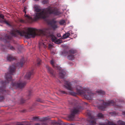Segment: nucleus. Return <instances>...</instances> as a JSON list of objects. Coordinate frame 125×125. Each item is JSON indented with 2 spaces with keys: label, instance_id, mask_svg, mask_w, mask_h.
<instances>
[{
  "label": "nucleus",
  "instance_id": "nucleus-1",
  "mask_svg": "<svg viewBox=\"0 0 125 125\" xmlns=\"http://www.w3.org/2000/svg\"><path fill=\"white\" fill-rule=\"evenodd\" d=\"M27 9V7H24L23 11L25 13L24 16L25 17V20L20 19L19 21L21 23H32L40 18L45 19L49 17L50 15L52 14L57 16L61 14V12L57 8L49 6L47 8L43 9L42 12L35 13L32 17H31L26 14V10Z\"/></svg>",
  "mask_w": 125,
  "mask_h": 125
},
{
  "label": "nucleus",
  "instance_id": "nucleus-2",
  "mask_svg": "<svg viewBox=\"0 0 125 125\" xmlns=\"http://www.w3.org/2000/svg\"><path fill=\"white\" fill-rule=\"evenodd\" d=\"M36 30L35 28H28L26 31L16 30L12 31L11 34L13 36L16 37L18 35H19L21 36H24L26 38L29 39L31 37H35L36 35Z\"/></svg>",
  "mask_w": 125,
  "mask_h": 125
},
{
  "label": "nucleus",
  "instance_id": "nucleus-3",
  "mask_svg": "<svg viewBox=\"0 0 125 125\" xmlns=\"http://www.w3.org/2000/svg\"><path fill=\"white\" fill-rule=\"evenodd\" d=\"M40 32L42 35L50 38L53 42L56 44H59L62 42V41L60 39L57 40V38L53 35V32L49 27L44 28L40 31Z\"/></svg>",
  "mask_w": 125,
  "mask_h": 125
},
{
  "label": "nucleus",
  "instance_id": "nucleus-4",
  "mask_svg": "<svg viewBox=\"0 0 125 125\" xmlns=\"http://www.w3.org/2000/svg\"><path fill=\"white\" fill-rule=\"evenodd\" d=\"M25 61L24 58H22L20 60V62H18L14 65H12L10 66L9 68V73H5V77L6 80L8 82H9L12 80V77L11 75L14 73L16 70V67H21L23 65Z\"/></svg>",
  "mask_w": 125,
  "mask_h": 125
},
{
  "label": "nucleus",
  "instance_id": "nucleus-5",
  "mask_svg": "<svg viewBox=\"0 0 125 125\" xmlns=\"http://www.w3.org/2000/svg\"><path fill=\"white\" fill-rule=\"evenodd\" d=\"M76 92L78 94L83 95L84 98L90 100L92 99L95 94L92 93L90 91H84L82 90L81 87L79 85H77L76 86Z\"/></svg>",
  "mask_w": 125,
  "mask_h": 125
},
{
  "label": "nucleus",
  "instance_id": "nucleus-6",
  "mask_svg": "<svg viewBox=\"0 0 125 125\" xmlns=\"http://www.w3.org/2000/svg\"><path fill=\"white\" fill-rule=\"evenodd\" d=\"M83 109V108L80 105L77 106L76 107H74L71 111V114L69 115V118L70 119L73 120L74 118L75 115L78 114Z\"/></svg>",
  "mask_w": 125,
  "mask_h": 125
},
{
  "label": "nucleus",
  "instance_id": "nucleus-7",
  "mask_svg": "<svg viewBox=\"0 0 125 125\" xmlns=\"http://www.w3.org/2000/svg\"><path fill=\"white\" fill-rule=\"evenodd\" d=\"M64 85L63 86L69 90L71 91L69 93V94L73 95H75L76 93L73 91L74 90V87L73 86L72 84L70 82H69L68 81H67L65 80H64Z\"/></svg>",
  "mask_w": 125,
  "mask_h": 125
},
{
  "label": "nucleus",
  "instance_id": "nucleus-8",
  "mask_svg": "<svg viewBox=\"0 0 125 125\" xmlns=\"http://www.w3.org/2000/svg\"><path fill=\"white\" fill-rule=\"evenodd\" d=\"M50 63L53 68L56 69L60 70L59 74V76L61 78H63L66 74L65 70L64 69L60 70V67L58 65L55 64L52 60H51Z\"/></svg>",
  "mask_w": 125,
  "mask_h": 125
},
{
  "label": "nucleus",
  "instance_id": "nucleus-9",
  "mask_svg": "<svg viewBox=\"0 0 125 125\" xmlns=\"http://www.w3.org/2000/svg\"><path fill=\"white\" fill-rule=\"evenodd\" d=\"M87 114L88 116L87 119V121L88 122L87 125H97L96 119L94 116L92 115L90 112H88Z\"/></svg>",
  "mask_w": 125,
  "mask_h": 125
},
{
  "label": "nucleus",
  "instance_id": "nucleus-10",
  "mask_svg": "<svg viewBox=\"0 0 125 125\" xmlns=\"http://www.w3.org/2000/svg\"><path fill=\"white\" fill-rule=\"evenodd\" d=\"M9 82H7L6 81H3L1 80H0V84H1L3 86L0 87V94H8L9 93L8 91H6L5 90V85L7 83H9Z\"/></svg>",
  "mask_w": 125,
  "mask_h": 125
},
{
  "label": "nucleus",
  "instance_id": "nucleus-11",
  "mask_svg": "<svg viewBox=\"0 0 125 125\" xmlns=\"http://www.w3.org/2000/svg\"><path fill=\"white\" fill-rule=\"evenodd\" d=\"M75 53V51L73 50H71L69 51H67L66 50H64L62 52V53L67 54L68 56L67 57L68 59L73 60L74 59V56L73 55Z\"/></svg>",
  "mask_w": 125,
  "mask_h": 125
},
{
  "label": "nucleus",
  "instance_id": "nucleus-12",
  "mask_svg": "<svg viewBox=\"0 0 125 125\" xmlns=\"http://www.w3.org/2000/svg\"><path fill=\"white\" fill-rule=\"evenodd\" d=\"M103 105L99 106L98 108L101 110H104V109L107 106L113 105L115 104V103L113 100H111L108 101L107 102H105L103 101Z\"/></svg>",
  "mask_w": 125,
  "mask_h": 125
},
{
  "label": "nucleus",
  "instance_id": "nucleus-13",
  "mask_svg": "<svg viewBox=\"0 0 125 125\" xmlns=\"http://www.w3.org/2000/svg\"><path fill=\"white\" fill-rule=\"evenodd\" d=\"M26 84L25 82L23 83L21 82H13L12 81L11 86L13 88H21L26 85Z\"/></svg>",
  "mask_w": 125,
  "mask_h": 125
},
{
  "label": "nucleus",
  "instance_id": "nucleus-14",
  "mask_svg": "<svg viewBox=\"0 0 125 125\" xmlns=\"http://www.w3.org/2000/svg\"><path fill=\"white\" fill-rule=\"evenodd\" d=\"M47 22L53 30H54L58 28L57 25L56 24L57 21L54 19L48 20L47 21Z\"/></svg>",
  "mask_w": 125,
  "mask_h": 125
},
{
  "label": "nucleus",
  "instance_id": "nucleus-15",
  "mask_svg": "<svg viewBox=\"0 0 125 125\" xmlns=\"http://www.w3.org/2000/svg\"><path fill=\"white\" fill-rule=\"evenodd\" d=\"M46 67L47 69L48 73L50 74V76L52 77H55V72L54 70L50 67L47 65L46 66Z\"/></svg>",
  "mask_w": 125,
  "mask_h": 125
},
{
  "label": "nucleus",
  "instance_id": "nucleus-16",
  "mask_svg": "<svg viewBox=\"0 0 125 125\" xmlns=\"http://www.w3.org/2000/svg\"><path fill=\"white\" fill-rule=\"evenodd\" d=\"M33 74L34 72L33 70H32L31 71H29L25 75V77L27 79H30L32 76L33 75Z\"/></svg>",
  "mask_w": 125,
  "mask_h": 125
},
{
  "label": "nucleus",
  "instance_id": "nucleus-17",
  "mask_svg": "<svg viewBox=\"0 0 125 125\" xmlns=\"http://www.w3.org/2000/svg\"><path fill=\"white\" fill-rule=\"evenodd\" d=\"M47 117L42 118L41 120L42 122V125H48L47 122ZM35 125H40L39 123H36Z\"/></svg>",
  "mask_w": 125,
  "mask_h": 125
},
{
  "label": "nucleus",
  "instance_id": "nucleus-18",
  "mask_svg": "<svg viewBox=\"0 0 125 125\" xmlns=\"http://www.w3.org/2000/svg\"><path fill=\"white\" fill-rule=\"evenodd\" d=\"M45 9V8L43 9L42 10V11L41 12H40L41 11V10L39 6L37 5H35L34 7V10L36 12H37L36 13H40L42 12L43 10V9Z\"/></svg>",
  "mask_w": 125,
  "mask_h": 125
},
{
  "label": "nucleus",
  "instance_id": "nucleus-19",
  "mask_svg": "<svg viewBox=\"0 0 125 125\" xmlns=\"http://www.w3.org/2000/svg\"><path fill=\"white\" fill-rule=\"evenodd\" d=\"M15 59V58L11 55H8L7 57V60L10 61Z\"/></svg>",
  "mask_w": 125,
  "mask_h": 125
},
{
  "label": "nucleus",
  "instance_id": "nucleus-20",
  "mask_svg": "<svg viewBox=\"0 0 125 125\" xmlns=\"http://www.w3.org/2000/svg\"><path fill=\"white\" fill-rule=\"evenodd\" d=\"M4 39L6 40L7 42H8L11 39V37L10 36L7 34H6L4 37Z\"/></svg>",
  "mask_w": 125,
  "mask_h": 125
},
{
  "label": "nucleus",
  "instance_id": "nucleus-21",
  "mask_svg": "<svg viewBox=\"0 0 125 125\" xmlns=\"http://www.w3.org/2000/svg\"><path fill=\"white\" fill-rule=\"evenodd\" d=\"M70 34L69 32H67L64 34L63 36V39H65L66 38L70 35Z\"/></svg>",
  "mask_w": 125,
  "mask_h": 125
},
{
  "label": "nucleus",
  "instance_id": "nucleus-22",
  "mask_svg": "<svg viewBox=\"0 0 125 125\" xmlns=\"http://www.w3.org/2000/svg\"><path fill=\"white\" fill-rule=\"evenodd\" d=\"M97 93H98V94L101 95H104L105 94V92L102 90H99L96 92Z\"/></svg>",
  "mask_w": 125,
  "mask_h": 125
},
{
  "label": "nucleus",
  "instance_id": "nucleus-23",
  "mask_svg": "<svg viewBox=\"0 0 125 125\" xmlns=\"http://www.w3.org/2000/svg\"><path fill=\"white\" fill-rule=\"evenodd\" d=\"M8 48L9 49L11 50H15V48L13 47L12 46L10 45H9L8 46Z\"/></svg>",
  "mask_w": 125,
  "mask_h": 125
},
{
  "label": "nucleus",
  "instance_id": "nucleus-24",
  "mask_svg": "<svg viewBox=\"0 0 125 125\" xmlns=\"http://www.w3.org/2000/svg\"><path fill=\"white\" fill-rule=\"evenodd\" d=\"M32 92L31 91H29L27 99H29L30 98V97L32 95Z\"/></svg>",
  "mask_w": 125,
  "mask_h": 125
},
{
  "label": "nucleus",
  "instance_id": "nucleus-25",
  "mask_svg": "<svg viewBox=\"0 0 125 125\" xmlns=\"http://www.w3.org/2000/svg\"><path fill=\"white\" fill-rule=\"evenodd\" d=\"M59 24L61 25H63L65 24V22L64 20H61L60 21Z\"/></svg>",
  "mask_w": 125,
  "mask_h": 125
},
{
  "label": "nucleus",
  "instance_id": "nucleus-26",
  "mask_svg": "<svg viewBox=\"0 0 125 125\" xmlns=\"http://www.w3.org/2000/svg\"><path fill=\"white\" fill-rule=\"evenodd\" d=\"M97 116L99 118H103V115L101 113H99L97 115Z\"/></svg>",
  "mask_w": 125,
  "mask_h": 125
},
{
  "label": "nucleus",
  "instance_id": "nucleus-27",
  "mask_svg": "<svg viewBox=\"0 0 125 125\" xmlns=\"http://www.w3.org/2000/svg\"><path fill=\"white\" fill-rule=\"evenodd\" d=\"M49 3L48 0H44L42 2V3L43 4H48Z\"/></svg>",
  "mask_w": 125,
  "mask_h": 125
},
{
  "label": "nucleus",
  "instance_id": "nucleus-28",
  "mask_svg": "<svg viewBox=\"0 0 125 125\" xmlns=\"http://www.w3.org/2000/svg\"><path fill=\"white\" fill-rule=\"evenodd\" d=\"M37 61L38 62L37 65L38 66H39L41 64V60L39 59L38 58L37 59Z\"/></svg>",
  "mask_w": 125,
  "mask_h": 125
},
{
  "label": "nucleus",
  "instance_id": "nucleus-29",
  "mask_svg": "<svg viewBox=\"0 0 125 125\" xmlns=\"http://www.w3.org/2000/svg\"><path fill=\"white\" fill-rule=\"evenodd\" d=\"M37 101L38 102L41 103H43V101L40 98H38L37 100Z\"/></svg>",
  "mask_w": 125,
  "mask_h": 125
},
{
  "label": "nucleus",
  "instance_id": "nucleus-30",
  "mask_svg": "<svg viewBox=\"0 0 125 125\" xmlns=\"http://www.w3.org/2000/svg\"><path fill=\"white\" fill-rule=\"evenodd\" d=\"M4 15L0 12V18L4 19Z\"/></svg>",
  "mask_w": 125,
  "mask_h": 125
},
{
  "label": "nucleus",
  "instance_id": "nucleus-31",
  "mask_svg": "<svg viewBox=\"0 0 125 125\" xmlns=\"http://www.w3.org/2000/svg\"><path fill=\"white\" fill-rule=\"evenodd\" d=\"M110 114H111L112 115H118L116 113V112H113L110 113Z\"/></svg>",
  "mask_w": 125,
  "mask_h": 125
},
{
  "label": "nucleus",
  "instance_id": "nucleus-32",
  "mask_svg": "<svg viewBox=\"0 0 125 125\" xmlns=\"http://www.w3.org/2000/svg\"><path fill=\"white\" fill-rule=\"evenodd\" d=\"M39 117H34L33 118V120H37L39 119Z\"/></svg>",
  "mask_w": 125,
  "mask_h": 125
},
{
  "label": "nucleus",
  "instance_id": "nucleus-33",
  "mask_svg": "<svg viewBox=\"0 0 125 125\" xmlns=\"http://www.w3.org/2000/svg\"><path fill=\"white\" fill-rule=\"evenodd\" d=\"M5 20L4 19H0V22L1 23H3L5 22Z\"/></svg>",
  "mask_w": 125,
  "mask_h": 125
},
{
  "label": "nucleus",
  "instance_id": "nucleus-34",
  "mask_svg": "<svg viewBox=\"0 0 125 125\" xmlns=\"http://www.w3.org/2000/svg\"><path fill=\"white\" fill-rule=\"evenodd\" d=\"M25 100L22 98L21 99V103L22 104L25 103Z\"/></svg>",
  "mask_w": 125,
  "mask_h": 125
},
{
  "label": "nucleus",
  "instance_id": "nucleus-35",
  "mask_svg": "<svg viewBox=\"0 0 125 125\" xmlns=\"http://www.w3.org/2000/svg\"><path fill=\"white\" fill-rule=\"evenodd\" d=\"M39 44L40 45L42 44V45H43L44 46V47L45 48H46V45H45L44 44L43 42H41V43H39Z\"/></svg>",
  "mask_w": 125,
  "mask_h": 125
},
{
  "label": "nucleus",
  "instance_id": "nucleus-36",
  "mask_svg": "<svg viewBox=\"0 0 125 125\" xmlns=\"http://www.w3.org/2000/svg\"><path fill=\"white\" fill-rule=\"evenodd\" d=\"M5 23L7 25L10 26V24L6 20L5 21Z\"/></svg>",
  "mask_w": 125,
  "mask_h": 125
},
{
  "label": "nucleus",
  "instance_id": "nucleus-37",
  "mask_svg": "<svg viewBox=\"0 0 125 125\" xmlns=\"http://www.w3.org/2000/svg\"><path fill=\"white\" fill-rule=\"evenodd\" d=\"M60 91L61 92L62 94H67V93H66V92L65 91H63L60 90Z\"/></svg>",
  "mask_w": 125,
  "mask_h": 125
},
{
  "label": "nucleus",
  "instance_id": "nucleus-38",
  "mask_svg": "<svg viewBox=\"0 0 125 125\" xmlns=\"http://www.w3.org/2000/svg\"><path fill=\"white\" fill-rule=\"evenodd\" d=\"M115 107L118 108H121V106L118 105H115Z\"/></svg>",
  "mask_w": 125,
  "mask_h": 125
},
{
  "label": "nucleus",
  "instance_id": "nucleus-39",
  "mask_svg": "<svg viewBox=\"0 0 125 125\" xmlns=\"http://www.w3.org/2000/svg\"><path fill=\"white\" fill-rule=\"evenodd\" d=\"M4 99V97L3 96H0V101H1L3 100Z\"/></svg>",
  "mask_w": 125,
  "mask_h": 125
},
{
  "label": "nucleus",
  "instance_id": "nucleus-40",
  "mask_svg": "<svg viewBox=\"0 0 125 125\" xmlns=\"http://www.w3.org/2000/svg\"><path fill=\"white\" fill-rule=\"evenodd\" d=\"M25 122L21 123L20 124H17V125H24Z\"/></svg>",
  "mask_w": 125,
  "mask_h": 125
},
{
  "label": "nucleus",
  "instance_id": "nucleus-41",
  "mask_svg": "<svg viewBox=\"0 0 125 125\" xmlns=\"http://www.w3.org/2000/svg\"><path fill=\"white\" fill-rule=\"evenodd\" d=\"M52 45L51 44H49L48 45L49 47L50 48H51L52 47Z\"/></svg>",
  "mask_w": 125,
  "mask_h": 125
},
{
  "label": "nucleus",
  "instance_id": "nucleus-42",
  "mask_svg": "<svg viewBox=\"0 0 125 125\" xmlns=\"http://www.w3.org/2000/svg\"><path fill=\"white\" fill-rule=\"evenodd\" d=\"M123 115H125V111L124 112H123Z\"/></svg>",
  "mask_w": 125,
  "mask_h": 125
},
{
  "label": "nucleus",
  "instance_id": "nucleus-43",
  "mask_svg": "<svg viewBox=\"0 0 125 125\" xmlns=\"http://www.w3.org/2000/svg\"><path fill=\"white\" fill-rule=\"evenodd\" d=\"M84 104H85L86 105H87V104H88L87 103H84Z\"/></svg>",
  "mask_w": 125,
  "mask_h": 125
},
{
  "label": "nucleus",
  "instance_id": "nucleus-44",
  "mask_svg": "<svg viewBox=\"0 0 125 125\" xmlns=\"http://www.w3.org/2000/svg\"><path fill=\"white\" fill-rule=\"evenodd\" d=\"M72 105H74V104L73 103H72Z\"/></svg>",
  "mask_w": 125,
  "mask_h": 125
},
{
  "label": "nucleus",
  "instance_id": "nucleus-45",
  "mask_svg": "<svg viewBox=\"0 0 125 125\" xmlns=\"http://www.w3.org/2000/svg\"><path fill=\"white\" fill-rule=\"evenodd\" d=\"M69 125H75L74 124H70Z\"/></svg>",
  "mask_w": 125,
  "mask_h": 125
},
{
  "label": "nucleus",
  "instance_id": "nucleus-46",
  "mask_svg": "<svg viewBox=\"0 0 125 125\" xmlns=\"http://www.w3.org/2000/svg\"><path fill=\"white\" fill-rule=\"evenodd\" d=\"M24 0V1H25V0Z\"/></svg>",
  "mask_w": 125,
  "mask_h": 125
}]
</instances>
